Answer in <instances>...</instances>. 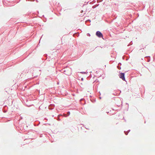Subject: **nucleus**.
<instances>
[{
	"instance_id": "1",
	"label": "nucleus",
	"mask_w": 155,
	"mask_h": 155,
	"mask_svg": "<svg viewBox=\"0 0 155 155\" xmlns=\"http://www.w3.org/2000/svg\"><path fill=\"white\" fill-rule=\"evenodd\" d=\"M64 72L65 74L67 75H70L71 74V68L69 69H66L64 71Z\"/></svg>"
},
{
	"instance_id": "2",
	"label": "nucleus",
	"mask_w": 155,
	"mask_h": 155,
	"mask_svg": "<svg viewBox=\"0 0 155 155\" xmlns=\"http://www.w3.org/2000/svg\"><path fill=\"white\" fill-rule=\"evenodd\" d=\"M96 35L99 38L102 37L103 35L102 33L99 31H97L96 33Z\"/></svg>"
},
{
	"instance_id": "3",
	"label": "nucleus",
	"mask_w": 155,
	"mask_h": 155,
	"mask_svg": "<svg viewBox=\"0 0 155 155\" xmlns=\"http://www.w3.org/2000/svg\"><path fill=\"white\" fill-rule=\"evenodd\" d=\"M120 78L123 80L125 81L124 74V73H121L120 75Z\"/></svg>"
},
{
	"instance_id": "4",
	"label": "nucleus",
	"mask_w": 155,
	"mask_h": 155,
	"mask_svg": "<svg viewBox=\"0 0 155 155\" xmlns=\"http://www.w3.org/2000/svg\"><path fill=\"white\" fill-rule=\"evenodd\" d=\"M68 115L70 114V112H68Z\"/></svg>"
},
{
	"instance_id": "5",
	"label": "nucleus",
	"mask_w": 155,
	"mask_h": 155,
	"mask_svg": "<svg viewBox=\"0 0 155 155\" xmlns=\"http://www.w3.org/2000/svg\"><path fill=\"white\" fill-rule=\"evenodd\" d=\"M83 78H81V80L83 81Z\"/></svg>"
}]
</instances>
